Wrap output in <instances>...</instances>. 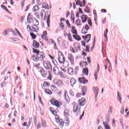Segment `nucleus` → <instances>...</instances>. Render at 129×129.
<instances>
[{
    "label": "nucleus",
    "instance_id": "obj_1",
    "mask_svg": "<svg viewBox=\"0 0 129 129\" xmlns=\"http://www.w3.org/2000/svg\"><path fill=\"white\" fill-rule=\"evenodd\" d=\"M33 53H35L36 54L32 55V59L35 62H38L39 60H44V58H45V53L43 52H40V50L36 49H33Z\"/></svg>",
    "mask_w": 129,
    "mask_h": 129
},
{
    "label": "nucleus",
    "instance_id": "obj_2",
    "mask_svg": "<svg viewBox=\"0 0 129 129\" xmlns=\"http://www.w3.org/2000/svg\"><path fill=\"white\" fill-rule=\"evenodd\" d=\"M49 110L53 115L56 116L55 121L59 124L60 127H63L64 126V121L62 119H60V117L57 114V111L52 107L49 108Z\"/></svg>",
    "mask_w": 129,
    "mask_h": 129
},
{
    "label": "nucleus",
    "instance_id": "obj_3",
    "mask_svg": "<svg viewBox=\"0 0 129 129\" xmlns=\"http://www.w3.org/2000/svg\"><path fill=\"white\" fill-rule=\"evenodd\" d=\"M41 75L44 77V78H47L48 80H52V77L51 73L49 71L44 70V69L41 71L40 73Z\"/></svg>",
    "mask_w": 129,
    "mask_h": 129
},
{
    "label": "nucleus",
    "instance_id": "obj_4",
    "mask_svg": "<svg viewBox=\"0 0 129 129\" xmlns=\"http://www.w3.org/2000/svg\"><path fill=\"white\" fill-rule=\"evenodd\" d=\"M81 18L82 23H85L86 21H88V25H89L90 27H92V22L91 21V19L88 18V16L83 15L81 17Z\"/></svg>",
    "mask_w": 129,
    "mask_h": 129
},
{
    "label": "nucleus",
    "instance_id": "obj_5",
    "mask_svg": "<svg viewBox=\"0 0 129 129\" xmlns=\"http://www.w3.org/2000/svg\"><path fill=\"white\" fill-rule=\"evenodd\" d=\"M27 29L29 32H31L32 33L34 32L37 33L39 31V27L37 25H32L31 27L30 25H27Z\"/></svg>",
    "mask_w": 129,
    "mask_h": 129
},
{
    "label": "nucleus",
    "instance_id": "obj_6",
    "mask_svg": "<svg viewBox=\"0 0 129 129\" xmlns=\"http://www.w3.org/2000/svg\"><path fill=\"white\" fill-rule=\"evenodd\" d=\"M50 102L52 105L56 106L57 108H59L61 105H62V102L61 101H58L57 100H55V99H52Z\"/></svg>",
    "mask_w": 129,
    "mask_h": 129
},
{
    "label": "nucleus",
    "instance_id": "obj_7",
    "mask_svg": "<svg viewBox=\"0 0 129 129\" xmlns=\"http://www.w3.org/2000/svg\"><path fill=\"white\" fill-rule=\"evenodd\" d=\"M81 109V107L79 104L74 103L73 105V112H76V113L79 112Z\"/></svg>",
    "mask_w": 129,
    "mask_h": 129
},
{
    "label": "nucleus",
    "instance_id": "obj_8",
    "mask_svg": "<svg viewBox=\"0 0 129 129\" xmlns=\"http://www.w3.org/2000/svg\"><path fill=\"white\" fill-rule=\"evenodd\" d=\"M58 59L59 63H62L65 61V57L61 51L58 52Z\"/></svg>",
    "mask_w": 129,
    "mask_h": 129
},
{
    "label": "nucleus",
    "instance_id": "obj_9",
    "mask_svg": "<svg viewBox=\"0 0 129 129\" xmlns=\"http://www.w3.org/2000/svg\"><path fill=\"white\" fill-rule=\"evenodd\" d=\"M53 83L55 85H57L58 87H62L63 86V81L60 79H55L53 80Z\"/></svg>",
    "mask_w": 129,
    "mask_h": 129
},
{
    "label": "nucleus",
    "instance_id": "obj_10",
    "mask_svg": "<svg viewBox=\"0 0 129 129\" xmlns=\"http://www.w3.org/2000/svg\"><path fill=\"white\" fill-rule=\"evenodd\" d=\"M43 66L44 68L46 69V70H49V69H52V66L51 65V62L48 61H43Z\"/></svg>",
    "mask_w": 129,
    "mask_h": 129
},
{
    "label": "nucleus",
    "instance_id": "obj_11",
    "mask_svg": "<svg viewBox=\"0 0 129 129\" xmlns=\"http://www.w3.org/2000/svg\"><path fill=\"white\" fill-rule=\"evenodd\" d=\"M88 30H89V26L88 25H86L82 29V33L85 35L88 33Z\"/></svg>",
    "mask_w": 129,
    "mask_h": 129
},
{
    "label": "nucleus",
    "instance_id": "obj_12",
    "mask_svg": "<svg viewBox=\"0 0 129 129\" xmlns=\"http://www.w3.org/2000/svg\"><path fill=\"white\" fill-rule=\"evenodd\" d=\"M78 81L80 83L82 84H86V83H88V80H87L85 78H79L78 79Z\"/></svg>",
    "mask_w": 129,
    "mask_h": 129
},
{
    "label": "nucleus",
    "instance_id": "obj_13",
    "mask_svg": "<svg viewBox=\"0 0 129 129\" xmlns=\"http://www.w3.org/2000/svg\"><path fill=\"white\" fill-rule=\"evenodd\" d=\"M34 67L35 68L36 71H37V72H40V73H41V72L44 69L42 67H41V66H40V64H34Z\"/></svg>",
    "mask_w": 129,
    "mask_h": 129
},
{
    "label": "nucleus",
    "instance_id": "obj_14",
    "mask_svg": "<svg viewBox=\"0 0 129 129\" xmlns=\"http://www.w3.org/2000/svg\"><path fill=\"white\" fill-rule=\"evenodd\" d=\"M82 38L84 39V41H86V43H88V42L90 41V38H91V34H87L85 36H83Z\"/></svg>",
    "mask_w": 129,
    "mask_h": 129
},
{
    "label": "nucleus",
    "instance_id": "obj_15",
    "mask_svg": "<svg viewBox=\"0 0 129 129\" xmlns=\"http://www.w3.org/2000/svg\"><path fill=\"white\" fill-rule=\"evenodd\" d=\"M32 46L33 47V50H34V49H38L39 47H40V43L37 41V40H33Z\"/></svg>",
    "mask_w": 129,
    "mask_h": 129
},
{
    "label": "nucleus",
    "instance_id": "obj_16",
    "mask_svg": "<svg viewBox=\"0 0 129 129\" xmlns=\"http://www.w3.org/2000/svg\"><path fill=\"white\" fill-rule=\"evenodd\" d=\"M78 101L80 106H83V105H85V103H86V100L85 99V98L79 99Z\"/></svg>",
    "mask_w": 129,
    "mask_h": 129
},
{
    "label": "nucleus",
    "instance_id": "obj_17",
    "mask_svg": "<svg viewBox=\"0 0 129 129\" xmlns=\"http://www.w3.org/2000/svg\"><path fill=\"white\" fill-rule=\"evenodd\" d=\"M41 38L42 39V40L48 41V35L46 31H44L43 32V34L41 35Z\"/></svg>",
    "mask_w": 129,
    "mask_h": 129
},
{
    "label": "nucleus",
    "instance_id": "obj_18",
    "mask_svg": "<svg viewBox=\"0 0 129 129\" xmlns=\"http://www.w3.org/2000/svg\"><path fill=\"white\" fill-rule=\"evenodd\" d=\"M64 115L66 118H68L70 116V111L69 109L66 108L64 110Z\"/></svg>",
    "mask_w": 129,
    "mask_h": 129
},
{
    "label": "nucleus",
    "instance_id": "obj_19",
    "mask_svg": "<svg viewBox=\"0 0 129 129\" xmlns=\"http://www.w3.org/2000/svg\"><path fill=\"white\" fill-rule=\"evenodd\" d=\"M74 48L76 49V51H80L81 49L80 48V44L78 42H76L74 44Z\"/></svg>",
    "mask_w": 129,
    "mask_h": 129
},
{
    "label": "nucleus",
    "instance_id": "obj_20",
    "mask_svg": "<svg viewBox=\"0 0 129 129\" xmlns=\"http://www.w3.org/2000/svg\"><path fill=\"white\" fill-rule=\"evenodd\" d=\"M53 73H54V74H55V75H58V74H59L60 73V71L59 70V68H58L57 67H54L53 68Z\"/></svg>",
    "mask_w": 129,
    "mask_h": 129
},
{
    "label": "nucleus",
    "instance_id": "obj_21",
    "mask_svg": "<svg viewBox=\"0 0 129 129\" xmlns=\"http://www.w3.org/2000/svg\"><path fill=\"white\" fill-rule=\"evenodd\" d=\"M46 15H47V13H46V12L44 11V9H42L40 12V17L41 19H43V18L44 19H46Z\"/></svg>",
    "mask_w": 129,
    "mask_h": 129
},
{
    "label": "nucleus",
    "instance_id": "obj_22",
    "mask_svg": "<svg viewBox=\"0 0 129 129\" xmlns=\"http://www.w3.org/2000/svg\"><path fill=\"white\" fill-rule=\"evenodd\" d=\"M93 91L95 94V99H97V96L98 95V91H99V90L98 89V88H96V87H94L93 88Z\"/></svg>",
    "mask_w": 129,
    "mask_h": 129
},
{
    "label": "nucleus",
    "instance_id": "obj_23",
    "mask_svg": "<svg viewBox=\"0 0 129 129\" xmlns=\"http://www.w3.org/2000/svg\"><path fill=\"white\" fill-rule=\"evenodd\" d=\"M72 29H71V33L72 34H74V35H77V30H76V27L75 26H72Z\"/></svg>",
    "mask_w": 129,
    "mask_h": 129
},
{
    "label": "nucleus",
    "instance_id": "obj_24",
    "mask_svg": "<svg viewBox=\"0 0 129 129\" xmlns=\"http://www.w3.org/2000/svg\"><path fill=\"white\" fill-rule=\"evenodd\" d=\"M70 123L69 119L68 118H64L63 119V125L64 124L66 126H68Z\"/></svg>",
    "mask_w": 129,
    "mask_h": 129
},
{
    "label": "nucleus",
    "instance_id": "obj_25",
    "mask_svg": "<svg viewBox=\"0 0 129 129\" xmlns=\"http://www.w3.org/2000/svg\"><path fill=\"white\" fill-rule=\"evenodd\" d=\"M73 37L74 38H75V40H77V41L81 40V37L78 35V33H77V34L73 35Z\"/></svg>",
    "mask_w": 129,
    "mask_h": 129
},
{
    "label": "nucleus",
    "instance_id": "obj_26",
    "mask_svg": "<svg viewBox=\"0 0 129 129\" xmlns=\"http://www.w3.org/2000/svg\"><path fill=\"white\" fill-rule=\"evenodd\" d=\"M69 59L71 61V63H72V64L74 63V57L72 55V54H69Z\"/></svg>",
    "mask_w": 129,
    "mask_h": 129
},
{
    "label": "nucleus",
    "instance_id": "obj_27",
    "mask_svg": "<svg viewBox=\"0 0 129 129\" xmlns=\"http://www.w3.org/2000/svg\"><path fill=\"white\" fill-rule=\"evenodd\" d=\"M64 96L66 101L68 102L69 101V97L68 96V92L67 91L64 92Z\"/></svg>",
    "mask_w": 129,
    "mask_h": 129
},
{
    "label": "nucleus",
    "instance_id": "obj_28",
    "mask_svg": "<svg viewBox=\"0 0 129 129\" xmlns=\"http://www.w3.org/2000/svg\"><path fill=\"white\" fill-rule=\"evenodd\" d=\"M89 72V70H88V68H85L83 69V73L85 75H88V73Z\"/></svg>",
    "mask_w": 129,
    "mask_h": 129
},
{
    "label": "nucleus",
    "instance_id": "obj_29",
    "mask_svg": "<svg viewBox=\"0 0 129 129\" xmlns=\"http://www.w3.org/2000/svg\"><path fill=\"white\" fill-rule=\"evenodd\" d=\"M32 23L34 24L33 26H39V21L36 18H33Z\"/></svg>",
    "mask_w": 129,
    "mask_h": 129
},
{
    "label": "nucleus",
    "instance_id": "obj_30",
    "mask_svg": "<svg viewBox=\"0 0 129 129\" xmlns=\"http://www.w3.org/2000/svg\"><path fill=\"white\" fill-rule=\"evenodd\" d=\"M42 8L43 9H46V10H49V6L47 3H44L42 4Z\"/></svg>",
    "mask_w": 129,
    "mask_h": 129
},
{
    "label": "nucleus",
    "instance_id": "obj_31",
    "mask_svg": "<svg viewBox=\"0 0 129 129\" xmlns=\"http://www.w3.org/2000/svg\"><path fill=\"white\" fill-rule=\"evenodd\" d=\"M68 72L70 75H72L73 74V69L72 68H69Z\"/></svg>",
    "mask_w": 129,
    "mask_h": 129
},
{
    "label": "nucleus",
    "instance_id": "obj_32",
    "mask_svg": "<svg viewBox=\"0 0 129 129\" xmlns=\"http://www.w3.org/2000/svg\"><path fill=\"white\" fill-rule=\"evenodd\" d=\"M62 66L63 67H64V68H68L69 66V63H68V62H67V61H64L63 62H62Z\"/></svg>",
    "mask_w": 129,
    "mask_h": 129
},
{
    "label": "nucleus",
    "instance_id": "obj_33",
    "mask_svg": "<svg viewBox=\"0 0 129 129\" xmlns=\"http://www.w3.org/2000/svg\"><path fill=\"white\" fill-rule=\"evenodd\" d=\"M85 13H87L88 14L90 13V9H89V7L88 6H86L85 10H84Z\"/></svg>",
    "mask_w": 129,
    "mask_h": 129
},
{
    "label": "nucleus",
    "instance_id": "obj_34",
    "mask_svg": "<svg viewBox=\"0 0 129 129\" xmlns=\"http://www.w3.org/2000/svg\"><path fill=\"white\" fill-rule=\"evenodd\" d=\"M39 9H40V8L39 7V6L38 5H35L33 8V11L36 12L37 11H38V10H39Z\"/></svg>",
    "mask_w": 129,
    "mask_h": 129
},
{
    "label": "nucleus",
    "instance_id": "obj_35",
    "mask_svg": "<svg viewBox=\"0 0 129 129\" xmlns=\"http://www.w3.org/2000/svg\"><path fill=\"white\" fill-rule=\"evenodd\" d=\"M103 124L104 125L105 128L106 129H110V127L107 123H105V122H103Z\"/></svg>",
    "mask_w": 129,
    "mask_h": 129
},
{
    "label": "nucleus",
    "instance_id": "obj_36",
    "mask_svg": "<svg viewBox=\"0 0 129 129\" xmlns=\"http://www.w3.org/2000/svg\"><path fill=\"white\" fill-rule=\"evenodd\" d=\"M43 86H44V87H49V86H50V84L47 82L45 81L43 83Z\"/></svg>",
    "mask_w": 129,
    "mask_h": 129
},
{
    "label": "nucleus",
    "instance_id": "obj_37",
    "mask_svg": "<svg viewBox=\"0 0 129 129\" xmlns=\"http://www.w3.org/2000/svg\"><path fill=\"white\" fill-rule=\"evenodd\" d=\"M86 93V90H82V93L81 94L83 96L85 95V93ZM81 94H77V96H80L81 95Z\"/></svg>",
    "mask_w": 129,
    "mask_h": 129
},
{
    "label": "nucleus",
    "instance_id": "obj_38",
    "mask_svg": "<svg viewBox=\"0 0 129 129\" xmlns=\"http://www.w3.org/2000/svg\"><path fill=\"white\" fill-rule=\"evenodd\" d=\"M66 25H67L68 27L70 29H71L72 26H71V24H70V22H69V20H66Z\"/></svg>",
    "mask_w": 129,
    "mask_h": 129
},
{
    "label": "nucleus",
    "instance_id": "obj_39",
    "mask_svg": "<svg viewBox=\"0 0 129 129\" xmlns=\"http://www.w3.org/2000/svg\"><path fill=\"white\" fill-rule=\"evenodd\" d=\"M76 26H81V20H80V19H78L76 21Z\"/></svg>",
    "mask_w": 129,
    "mask_h": 129
},
{
    "label": "nucleus",
    "instance_id": "obj_40",
    "mask_svg": "<svg viewBox=\"0 0 129 129\" xmlns=\"http://www.w3.org/2000/svg\"><path fill=\"white\" fill-rule=\"evenodd\" d=\"M71 20L73 21V24H74L75 21V17L73 14H71Z\"/></svg>",
    "mask_w": 129,
    "mask_h": 129
},
{
    "label": "nucleus",
    "instance_id": "obj_41",
    "mask_svg": "<svg viewBox=\"0 0 129 129\" xmlns=\"http://www.w3.org/2000/svg\"><path fill=\"white\" fill-rule=\"evenodd\" d=\"M45 91L47 94L51 95L53 94V92H52V91L49 89H46Z\"/></svg>",
    "mask_w": 129,
    "mask_h": 129
},
{
    "label": "nucleus",
    "instance_id": "obj_42",
    "mask_svg": "<svg viewBox=\"0 0 129 129\" xmlns=\"http://www.w3.org/2000/svg\"><path fill=\"white\" fill-rule=\"evenodd\" d=\"M68 37L69 41H71V42H73V40H72V36L71 35V33H69L68 34Z\"/></svg>",
    "mask_w": 129,
    "mask_h": 129
},
{
    "label": "nucleus",
    "instance_id": "obj_43",
    "mask_svg": "<svg viewBox=\"0 0 129 129\" xmlns=\"http://www.w3.org/2000/svg\"><path fill=\"white\" fill-rule=\"evenodd\" d=\"M105 32L104 33V37L106 39H107V33H108V29H106Z\"/></svg>",
    "mask_w": 129,
    "mask_h": 129
},
{
    "label": "nucleus",
    "instance_id": "obj_44",
    "mask_svg": "<svg viewBox=\"0 0 129 129\" xmlns=\"http://www.w3.org/2000/svg\"><path fill=\"white\" fill-rule=\"evenodd\" d=\"M1 8L3 9V10H5V11H6V12H8V13L10 12V11H9V9H8V8H7V7L4 5H1Z\"/></svg>",
    "mask_w": 129,
    "mask_h": 129
},
{
    "label": "nucleus",
    "instance_id": "obj_45",
    "mask_svg": "<svg viewBox=\"0 0 129 129\" xmlns=\"http://www.w3.org/2000/svg\"><path fill=\"white\" fill-rule=\"evenodd\" d=\"M59 27L62 29L63 30L64 26V23L63 22H60L59 23Z\"/></svg>",
    "mask_w": 129,
    "mask_h": 129
},
{
    "label": "nucleus",
    "instance_id": "obj_46",
    "mask_svg": "<svg viewBox=\"0 0 129 129\" xmlns=\"http://www.w3.org/2000/svg\"><path fill=\"white\" fill-rule=\"evenodd\" d=\"M30 36H31L32 39H36L37 38V35H36L34 33H30Z\"/></svg>",
    "mask_w": 129,
    "mask_h": 129
},
{
    "label": "nucleus",
    "instance_id": "obj_47",
    "mask_svg": "<svg viewBox=\"0 0 129 129\" xmlns=\"http://www.w3.org/2000/svg\"><path fill=\"white\" fill-rule=\"evenodd\" d=\"M117 98L120 101V103H121V97L119 95V92H117Z\"/></svg>",
    "mask_w": 129,
    "mask_h": 129
},
{
    "label": "nucleus",
    "instance_id": "obj_48",
    "mask_svg": "<svg viewBox=\"0 0 129 129\" xmlns=\"http://www.w3.org/2000/svg\"><path fill=\"white\" fill-rule=\"evenodd\" d=\"M49 45H53L55 42L53 40V39H50L48 42Z\"/></svg>",
    "mask_w": 129,
    "mask_h": 129
},
{
    "label": "nucleus",
    "instance_id": "obj_49",
    "mask_svg": "<svg viewBox=\"0 0 129 129\" xmlns=\"http://www.w3.org/2000/svg\"><path fill=\"white\" fill-rule=\"evenodd\" d=\"M47 24L48 27H50V15H48L47 17Z\"/></svg>",
    "mask_w": 129,
    "mask_h": 129
},
{
    "label": "nucleus",
    "instance_id": "obj_50",
    "mask_svg": "<svg viewBox=\"0 0 129 129\" xmlns=\"http://www.w3.org/2000/svg\"><path fill=\"white\" fill-rule=\"evenodd\" d=\"M52 46H53V49H54L55 50H58V47H57V44H56V42L54 43Z\"/></svg>",
    "mask_w": 129,
    "mask_h": 129
},
{
    "label": "nucleus",
    "instance_id": "obj_51",
    "mask_svg": "<svg viewBox=\"0 0 129 129\" xmlns=\"http://www.w3.org/2000/svg\"><path fill=\"white\" fill-rule=\"evenodd\" d=\"M76 5L80 6L81 7H83L82 4H81V2L80 1H77L76 2Z\"/></svg>",
    "mask_w": 129,
    "mask_h": 129
},
{
    "label": "nucleus",
    "instance_id": "obj_52",
    "mask_svg": "<svg viewBox=\"0 0 129 129\" xmlns=\"http://www.w3.org/2000/svg\"><path fill=\"white\" fill-rule=\"evenodd\" d=\"M32 119H33V118L32 117L29 118V123H28V127H29V126H30V125H31V123H32Z\"/></svg>",
    "mask_w": 129,
    "mask_h": 129
},
{
    "label": "nucleus",
    "instance_id": "obj_53",
    "mask_svg": "<svg viewBox=\"0 0 129 129\" xmlns=\"http://www.w3.org/2000/svg\"><path fill=\"white\" fill-rule=\"evenodd\" d=\"M35 16L37 18V19H40V14L39 13H35Z\"/></svg>",
    "mask_w": 129,
    "mask_h": 129
},
{
    "label": "nucleus",
    "instance_id": "obj_54",
    "mask_svg": "<svg viewBox=\"0 0 129 129\" xmlns=\"http://www.w3.org/2000/svg\"><path fill=\"white\" fill-rule=\"evenodd\" d=\"M86 48V49H85V51H86V52H89V48H90V46H89V45H87Z\"/></svg>",
    "mask_w": 129,
    "mask_h": 129
},
{
    "label": "nucleus",
    "instance_id": "obj_55",
    "mask_svg": "<svg viewBox=\"0 0 129 129\" xmlns=\"http://www.w3.org/2000/svg\"><path fill=\"white\" fill-rule=\"evenodd\" d=\"M49 57L50 58H51V59H52V63H55V59H54V57L53 56H52V55H49Z\"/></svg>",
    "mask_w": 129,
    "mask_h": 129
},
{
    "label": "nucleus",
    "instance_id": "obj_56",
    "mask_svg": "<svg viewBox=\"0 0 129 129\" xmlns=\"http://www.w3.org/2000/svg\"><path fill=\"white\" fill-rule=\"evenodd\" d=\"M24 19H25V16H21L20 22H21V23H23L24 22Z\"/></svg>",
    "mask_w": 129,
    "mask_h": 129
},
{
    "label": "nucleus",
    "instance_id": "obj_57",
    "mask_svg": "<svg viewBox=\"0 0 129 129\" xmlns=\"http://www.w3.org/2000/svg\"><path fill=\"white\" fill-rule=\"evenodd\" d=\"M94 76H95V79L96 80H97V77L98 76V74H97V73H95Z\"/></svg>",
    "mask_w": 129,
    "mask_h": 129
},
{
    "label": "nucleus",
    "instance_id": "obj_58",
    "mask_svg": "<svg viewBox=\"0 0 129 129\" xmlns=\"http://www.w3.org/2000/svg\"><path fill=\"white\" fill-rule=\"evenodd\" d=\"M25 0H23L21 2V6L22 7V8L24 7V5H25Z\"/></svg>",
    "mask_w": 129,
    "mask_h": 129
},
{
    "label": "nucleus",
    "instance_id": "obj_59",
    "mask_svg": "<svg viewBox=\"0 0 129 129\" xmlns=\"http://www.w3.org/2000/svg\"><path fill=\"white\" fill-rule=\"evenodd\" d=\"M83 64L85 66H87V65H88V63L87 62V61H83Z\"/></svg>",
    "mask_w": 129,
    "mask_h": 129
},
{
    "label": "nucleus",
    "instance_id": "obj_60",
    "mask_svg": "<svg viewBox=\"0 0 129 129\" xmlns=\"http://www.w3.org/2000/svg\"><path fill=\"white\" fill-rule=\"evenodd\" d=\"M70 50L72 53H75V50H74V48H73V47H71L70 48Z\"/></svg>",
    "mask_w": 129,
    "mask_h": 129
},
{
    "label": "nucleus",
    "instance_id": "obj_61",
    "mask_svg": "<svg viewBox=\"0 0 129 129\" xmlns=\"http://www.w3.org/2000/svg\"><path fill=\"white\" fill-rule=\"evenodd\" d=\"M66 17L67 18H68V17H69V16L70 15V12L69 11H68L67 13H66Z\"/></svg>",
    "mask_w": 129,
    "mask_h": 129
},
{
    "label": "nucleus",
    "instance_id": "obj_62",
    "mask_svg": "<svg viewBox=\"0 0 129 129\" xmlns=\"http://www.w3.org/2000/svg\"><path fill=\"white\" fill-rule=\"evenodd\" d=\"M87 60L89 63H91V58L89 57H87Z\"/></svg>",
    "mask_w": 129,
    "mask_h": 129
},
{
    "label": "nucleus",
    "instance_id": "obj_63",
    "mask_svg": "<svg viewBox=\"0 0 129 129\" xmlns=\"http://www.w3.org/2000/svg\"><path fill=\"white\" fill-rule=\"evenodd\" d=\"M80 67H83V61H81V62H80Z\"/></svg>",
    "mask_w": 129,
    "mask_h": 129
},
{
    "label": "nucleus",
    "instance_id": "obj_64",
    "mask_svg": "<svg viewBox=\"0 0 129 129\" xmlns=\"http://www.w3.org/2000/svg\"><path fill=\"white\" fill-rule=\"evenodd\" d=\"M101 13H106V10L105 9H102L101 10Z\"/></svg>",
    "mask_w": 129,
    "mask_h": 129
}]
</instances>
